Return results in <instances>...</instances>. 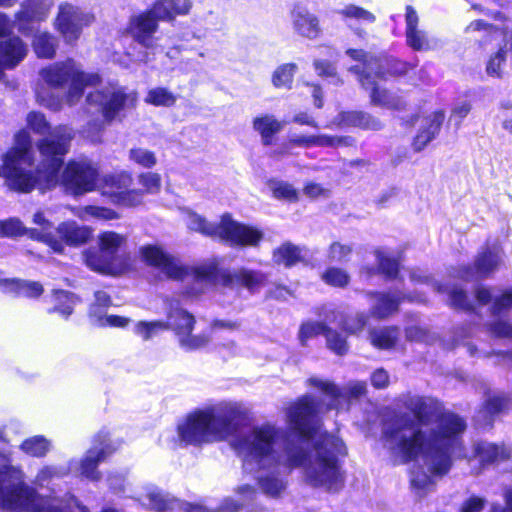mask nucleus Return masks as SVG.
<instances>
[{
  "label": "nucleus",
  "mask_w": 512,
  "mask_h": 512,
  "mask_svg": "<svg viewBox=\"0 0 512 512\" xmlns=\"http://www.w3.org/2000/svg\"><path fill=\"white\" fill-rule=\"evenodd\" d=\"M4 285L8 291H15L17 294L26 297H37L43 292L42 285L38 282L6 280Z\"/></svg>",
  "instance_id": "de8ad7c7"
},
{
  "label": "nucleus",
  "mask_w": 512,
  "mask_h": 512,
  "mask_svg": "<svg viewBox=\"0 0 512 512\" xmlns=\"http://www.w3.org/2000/svg\"><path fill=\"white\" fill-rule=\"evenodd\" d=\"M476 299L481 305L493 302L492 314L499 317V319L490 324L492 335L499 338H512V325L501 319V316L505 315L506 311L512 306V293L504 292L500 294L498 291L480 287L476 291Z\"/></svg>",
  "instance_id": "ddd939ff"
},
{
  "label": "nucleus",
  "mask_w": 512,
  "mask_h": 512,
  "mask_svg": "<svg viewBox=\"0 0 512 512\" xmlns=\"http://www.w3.org/2000/svg\"><path fill=\"white\" fill-rule=\"evenodd\" d=\"M376 258L378 261L380 271L386 275L387 278H396L399 270V262L394 257H391L383 250H376Z\"/></svg>",
  "instance_id": "8fccbe9b"
},
{
  "label": "nucleus",
  "mask_w": 512,
  "mask_h": 512,
  "mask_svg": "<svg viewBox=\"0 0 512 512\" xmlns=\"http://www.w3.org/2000/svg\"><path fill=\"white\" fill-rule=\"evenodd\" d=\"M504 256L505 253L501 246H488L478 254L472 267L460 268L456 276L466 281L485 278L504 263Z\"/></svg>",
  "instance_id": "2eb2a0df"
},
{
  "label": "nucleus",
  "mask_w": 512,
  "mask_h": 512,
  "mask_svg": "<svg viewBox=\"0 0 512 512\" xmlns=\"http://www.w3.org/2000/svg\"><path fill=\"white\" fill-rule=\"evenodd\" d=\"M56 298L63 301V304L55 307V311L60 312L63 316H69L73 311V306L76 303V298L73 294L66 291L56 292Z\"/></svg>",
  "instance_id": "338daca9"
},
{
  "label": "nucleus",
  "mask_w": 512,
  "mask_h": 512,
  "mask_svg": "<svg viewBox=\"0 0 512 512\" xmlns=\"http://www.w3.org/2000/svg\"><path fill=\"white\" fill-rule=\"evenodd\" d=\"M324 334L327 347L337 355H344L348 351L346 339L337 331L327 328L321 322H305L301 325L299 331V340L305 345L307 340L318 335Z\"/></svg>",
  "instance_id": "aec40b11"
},
{
  "label": "nucleus",
  "mask_w": 512,
  "mask_h": 512,
  "mask_svg": "<svg viewBox=\"0 0 512 512\" xmlns=\"http://www.w3.org/2000/svg\"><path fill=\"white\" fill-rule=\"evenodd\" d=\"M3 235L2 236H28V227H26L19 219L11 218L6 221H2Z\"/></svg>",
  "instance_id": "bf43d9fd"
},
{
  "label": "nucleus",
  "mask_w": 512,
  "mask_h": 512,
  "mask_svg": "<svg viewBox=\"0 0 512 512\" xmlns=\"http://www.w3.org/2000/svg\"><path fill=\"white\" fill-rule=\"evenodd\" d=\"M247 414L238 402H221L212 408L194 411V443L223 440L232 435Z\"/></svg>",
  "instance_id": "39448f33"
},
{
  "label": "nucleus",
  "mask_w": 512,
  "mask_h": 512,
  "mask_svg": "<svg viewBox=\"0 0 512 512\" xmlns=\"http://www.w3.org/2000/svg\"><path fill=\"white\" fill-rule=\"evenodd\" d=\"M268 185L274 198L291 202L298 200V192L293 185L278 180L270 181Z\"/></svg>",
  "instance_id": "3c124183"
},
{
  "label": "nucleus",
  "mask_w": 512,
  "mask_h": 512,
  "mask_svg": "<svg viewBox=\"0 0 512 512\" xmlns=\"http://www.w3.org/2000/svg\"><path fill=\"white\" fill-rule=\"evenodd\" d=\"M474 452L479 461L486 464L502 462L512 455L511 448L484 441L475 444Z\"/></svg>",
  "instance_id": "2f4dec72"
},
{
  "label": "nucleus",
  "mask_w": 512,
  "mask_h": 512,
  "mask_svg": "<svg viewBox=\"0 0 512 512\" xmlns=\"http://www.w3.org/2000/svg\"><path fill=\"white\" fill-rule=\"evenodd\" d=\"M34 227L28 228V237L46 243L55 252L62 253L63 246L54 234L53 223L46 217L43 211H36L32 216Z\"/></svg>",
  "instance_id": "5701e85b"
},
{
  "label": "nucleus",
  "mask_w": 512,
  "mask_h": 512,
  "mask_svg": "<svg viewBox=\"0 0 512 512\" xmlns=\"http://www.w3.org/2000/svg\"><path fill=\"white\" fill-rule=\"evenodd\" d=\"M402 402L412 415L396 416L385 433L386 446L396 463H424L429 474L420 468L411 472L412 487L423 493L434 485L433 477L443 476L450 470L453 456L462 455L466 423L429 397L407 395Z\"/></svg>",
  "instance_id": "f257e3e1"
},
{
  "label": "nucleus",
  "mask_w": 512,
  "mask_h": 512,
  "mask_svg": "<svg viewBox=\"0 0 512 512\" xmlns=\"http://www.w3.org/2000/svg\"><path fill=\"white\" fill-rule=\"evenodd\" d=\"M132 184V178L127 173L111 174L104 176L98 180L97 189L101 191L102 195L107 196L115 203L125 189H128Z\"/></svg>",
  "instance_id": "c756f323"
},
{
  "label": "nucleus",
  "mask_w": 512,
  "mask_h": 512,
  "mask_svg": "<svg viewBox=\"0 0 512 512\" xmlns=\"http://www.w3.org/2000/svg\"><path fill=\"white\" fill-rule=\"evenodd\" d=\"M405 19L408 45L414 50L427 49L429 47L428 38L425 31L418 28L419 18L413 7H406Z\"/></svg>",
  "instance_id": "7c9ffc66"
},
{
  "label": "nucleus",
  "mask_w": 512,
  "mask_h": 512,
  "mask_svg": "<svg viewBox=\"0 0 512 512\" xmlns=\"http://www.w3.org/2000/svg\"><path fill=\"white\" fill-rule=\"evenodd\" d=\"M176 441L182 446H188L192 443V414H187L186 417L179 422Z\"/></svg>",
  "instance_id": "4d7b16f0"
},
{
  "label": "nucleus",
  "mask_w": 512,
  "mask_h": 512,
  "mask_svg": "<svg viewBox=\"0 0 512 512\" xmlns=\"http://www.w3.org/2000/svg\"><path fill=\"white\" fill-rule=\"evenodd\" d=\"M105 439L100 442L101 447H95L89 450L80 463V471L83 476L91 480H98L100 475L96 470L99 462L104 461L115 448H111L109 444H105Z\"/></svg>",
  "instance_id": "c85d7f7f"
},
{
  "label": "nucleus",
  "mask_w": 512,
  "mask_h": 512,
  "mask_svg": "<svg viewBox=\"0 0 512 512\" xmlns=\"http://www.w3.org/2000/svg\"><path fill=\"white\" fill-rule=\"evenodd\" d=\"M444 119L445 113L441 110L417 118L419 129L413 141L415 151L423 150L438 135Z\"/></svg>",
  "instance_id": "4be33fe9"
},
{
  "label": "nucleus",
  "mask_w": 512,
  "mask_h": 512,
  "mask_svg": "<svg viewBox=\"0 0 512 512\" xmlns=\"http://www.w3.org/2000/svg\"><path fill=\"white\" fill-rule=\"evenodd\" d=\"M313 386L329 397L325 410L339 409L341 400H356L366 393V383L361 381L349 382L344 389L338 388L333 382L312 377L308 380Z\"/></svg>",
  "instance_id": "dca6fc26"
},
{
  "label": "nucleus",
  "mask_w": 512,
  "mask_h": 512,
  "mask_svg": "<svg viewBox=\"0 0 512 512\" xmlns=\"http://www.w3.org/2000/svg\"><path fill=\"white\" fill-rule=\"evenodd\" d=\"M367 322V317L360 313L356 314L353 317L347 318L345 321L341 323L342 328L350 333V334H357L358 332H361L363 328L365 327Z\"/></svg>",
  "instance_id": "69168bd1"
},
{
  "label": "nucleus",
  "mask_w": 512,
  "mask_h": 512,
  "mask_svg": "<svg viewBox=\"0 0 512 512\" xmlns=\"http://www.w3.org/2000/svg\"><path fill=\"white\" fill-rule=\"evenodd\" d=\"M352 253V247L340 242H333L328 249L327 258L331 262H345Z\"/></svg>",
  "instance_id": "6e6d98bb"
},
{
  "label": "nucleus",
  "mask_w": 512,
  "mask_h": 512,
  "mask_svg": "<svg viewBox=\"0 0 512 512\" xmlns=\"http://www.w3.org/2000/svg\"><path fill=\"white\" fill-rule=\"evenodd\" d=\"M189 298L185 296L182 300H177L171 305L168 318L171 323L164 321H140L135 326V332L144 340H149L160 331L173 329L179 339L180 345L186 350L192 349V316L186 306H188Z\"/></svg>",
  "instance_id": "1a4fd4ad"
},
{
  "label": "nucleus",
  "mask_w": 512,
  "mask_h": 512,
  "mask_svg": "<svg viewBox=\"0 0 512 512\" xmlns=\"http://www.w3.org/2000/svg\"><path fill=\"white\" fill-rule=\"evenodd\" d=\"M53 6V0H26L23 2L21 9L16 14L19 31L27 34L29 31L27 24L44 21Z\"/></svg>",
  "instance_id": "412c9836"
},
{
  "label": "nucleus",
  "mask_w": 512,
  "mask_h": 512,
  "mask_svg": "<svg viewBox=\"0 0 512 512\" xmlns=\"http://www.w3.org/2000/svg\"><path fill=\"white\" fill-rule=\"evenodd\" d=\"M32 45L35 53L40 58L50 59L55 56L57 40L52 34L48 32L38 31L34 35Z\"/></svg>",
  "instance_id": "58836bf2"
},
{
  "label": "nucleus",
  "mask_w": 512,
  "mask_h": 512,
  "mask_svg": "<svg viewBox=\"0 0 512 512\" xmlns=\"http://www.w3.org/2000/svg\"><path fill=\"white\" fill-rule=\"evenodd\" d=\"M497 119L502 129L512 135V101L501 103Z\"/></svg>",
  "instance_id": "680f3d73"
},
{
  "label": "nucleus",
  "mask_w": 512,
  "mask_h": 512,
  "mask_svg": "<svg viewBox=\"0 0 512 512\" xmlns=\"http://www.w3.org/2000/svg\"><path fill=\"white\" fill-rule=\"evenodd\" d=\"M176 100V95L165 87H154L148 90L144 98L145 103L162 107H170L175 104Z\"/></svg>",
  "instance_id": "49530a36"
},
{
  "label": "nucleus",
  "mask_w": 512,
  "mask_h": 512,
  "mask_svg": "<svg viewBox=\"0 0 512 512\" xmlns=\"http://www.w3.org/2000/svg\"><path fill=\"white\" fill-rule=\"evenodd\" d=\"M338 124L357 126L371 130H379L382 126L378 119L361 111H351L340 114Z\"/></svg>",
  "instance_id": "c9c22d12"
},
{
  "label": "nucleus",
  "mask_w": 512,
  "mask_h": 512,
  "mask_svg": "<svg viewBox=\"0 0 512 512\" xmlns=\"http://www.w3.org/2000/svg\"><path fill=\"white\" fill-rule=\"evenodd\" d=\"M307 253L308 251L305 248H301L287 242L274 251L273 259L278 264L290 267L304 261Z\"/></svg>",
  "instance_id": "72a5a7b5"
},
{
  "label": "nucleus",
  "mask_w": 512,
  "mask_h": 512,
  "mask_svg": "<svg viewBox=\"0 0 512 512\" xmlns=\"http://www.w3.org/2000/svg\"><path fill=\"white\" fill-rule=\"evenodd\" d=\"M508 399L499 393L489 395L485 401L484 409L481 413L487 416H493L501 412L507 405Z\"/></svg>",
  "instance_id": "5fc2aeb1"
},
{
  "label": "nucleus",
  "mask_w": 512,
  "mask_h": 512,
  "mask_svg": "<svg viewBox=\"0 0 512 512\" xmlns=\"http://www.w3.org/2000/svg\"><path fill=\"white\" fill-rule=\"evenodd\" d=\"M72 139L73 133L69 127L58 126L49 137L40 140L37 144L40 162L36 175H32L27 170L32 164L31 137L27 131H19L13 147L3 156L0 176L5 178L11 189L21 192H29L35 187L47 190L58 183L74 195L97 189V170L86 162H69L59 177V169Z\"/></svg>",
  "instance_id": "f03ea898"
},
{
  "label": "nucleus",
  "mask_w": 512,
  "mask_h": 512,
  "mask_svg": "<svg viewBox=\"0 0 512 512\" xmlns=\"http://www.w3.org/2000/svg\"><path fill=\"white\" fill-rule=\"evenodd\" d=\"M432 287L434 290H436L439 293L447 292L449 296V302L450 305L457 309H463V310H471L472 305L467 299L466 293L456 286L454 287H447L440 285L436 282H432Z\"/></svg>",
  "instance_id": "c03bdc74"
},
{
  "label": "nucleus",
  "mask_w": 512,
  "mask_h": 512,
  "mask_svg": "<svg viewBox=\"0 0 512 512\" xmlns=\"http://www.w3.org/2000/svg\"><path fill=\"white\" fill-rule=\"evenodd\" d=\"M252 125L253 129L260 134L262 143L266 146L272 144L273 136L279 133L284 127V123L277 120L276 117L271 114L255 117Z\"/></svg>",
  "instance_id": "473e14b6"
},
{
  "label": "nucleus",
  "mask_w": 512,
  "mask_h": 512,
  "mask_svg": "<svg viewBox=\"0 0 512 512\" xmlns=\"http://www.w3.org/2000/svg\"><path fill=\"white\" fill-rule=\"evenodd\" d=\"M94 20V14L70 3H63L58 8L54 27L66 43H74L79 39L82 29Z\"/></svg>",
  "instance_id": "f8f14e48"
},
{
  "label": "nucleus",
  "mask_w": 512,
  "mask_h": 512,
  "mask_svg": "<svg viewBox=\"0 0 512 512\" xmlns=\"http://www.w3.org/2000/svg\"><path fill=\"white\" fill-rule=\"evenodd\" d=\"M143 505L154 512H172L176 510L190 512L192 508L191 504L184 503L170 494L157 489L147 493L143 499Z\"/></svg>",
  "instance_id": "393cba45"
},
{
  "label": "nucleus",
  "mask_w": 512,
  "mask_h": 512,
  "mask_svg": "<svg viewBox=\"0 0 512 512\" xmlns=\"http://www.w3.org/2000/svg\"><path fill=\"white\" fill-rule=\"evenodd\" d=\"M75 215L83 221H88L89 219H98L106 221L119 218V215L116 211L109 208L94 205H88L79 208Z\"/></svg>",
  "instance_id": "a18cd8bd"
},
{
  "label": "nucleus",
  "mask_w": 512,
  "mask_h": 512,
  "mask_svg": "<svg viewBox=\"0 0 512 512\" xmlns=\"http://www.w3.org/2000/svg\"><path fill=\"white\" fill-rule=\"evenodd\" d=\"M377 65V71H373V64L366 63L365 71L360 72L358 66H353L350 71L359 75V81L362 87L370 92L371 103L387 109H399L402 105V100L389 92L388 90L381 88L376 78H382L383 72L380 66Z\"/></svg>",
  "instance_id": "4468645a"
},
{
  "label": "nucleus",
  "mask_w": 512,
  "mask_h": 512,
  "mask_svg": "<svg viewBox=\"0 0 512 512\" xmlns=\"http://www.w3.org/2000/svg\"><path fill=\"white\" fill-rule=\"evenodd\" d=\"M293 468L284 463H277L271 467H254L255 476L260 491L270 498H279L287 488V474Z\"/></svg>",
  "instance_id": "f3484780"
},
{
  "label": "nucleus",
  "mask_w": 512,
  "mask_h": 512,
  "mask_svg": "<svg viewBox=\"0 0 512 512\" xmlns=\"http://www.w3.org/2000/svg\"><path fill=\"white\" fill-rule=\"evenodd\" d=\"M322 279L328 285L344 287L349 283L350 277L344 269L330 267L322 274Z\"/></svg>",
  "instance_id": "603ef678"
},
{
  "label": "nucleus",
  "mask_w": 512,
  "mask_h": 512,
  "mask_svg": "<svg viewBox=\"0 0 512 512\" xmlns=\"http://www.w3.org/2000/svg\"><path fill=\"white\" fill-rule=\"evenodd\" d=\"M125 243L126 237L113 231L102 232L98 235V247L112 256L117 262L119 260L118 251Z\"/></svg>",
  "instance_id": "ea45409f"
},
{
  "label": "nucleus",
  "mask_w": 512,
  "mask_h": 512,
  "mask_svg": "<svg viewBox=\"0 0 512 512\" xmlns=\"http://www.w3.org/2000/svg\"><path fill=\"white\" fill-rule=\"evenodd\" d=\"M1 483L2 475L0 474ZM73 507L80 512H88V509L80 505L73 496H69L65 501L57 498H43L24 483L0 487V509L6 512H65L66 508Z\"/></svg>",
  "instance_id": "0eeeda50"
},
{
  "label": "nucleus",
  "mask_w": 512,
  "mask_h": 512,
  "mask_svg": "<svg viewBox=\"0 0 512 512\" xmlns=\"http://www.w3.org/2000/svg\"><path fill=\"white\" fill-rule=\"evenodd\" d=\"M68 473V470L54 466H45L37 474L35 482L39 486L46 485L53 478L61 477Z\"/></svg>",
  "instance_id": "052dcab7"
},
{
  "label": "nucleus",
  "mask_w": 512,
  "mask_h": 512,
  "mask_svg": "<svg viewBox=\"0 0 512 512\" xmlns=\"http://www.w3.org/2000/svg\"><path fill=\"white\" fill-rule=\"evenodd\" d=\"M140 254L147 264L160 269L171 279L182 280L188 275V269L181 261L166 253L159 246H143L140 249Z\"/></svg>",
  "instance_id": "a211bd4d"
},
{
  "label": "nucleus",
  "mask_w": 512,
  "mask_h": 512,
  "mask_svg": "<svg viewBox=\"0 0 512 512\" xmlns=\"http://www.w3.org/2000/svg\"><path fill=\"white\" fill-rule=\"evenodd\" d=\"M139 183L144 187L145 191L150 194L157 193L161 187L160 176L151 172L140 174Z\"/></svg>",
  "instance_id": "e2e57ef3"
},
{
  "label": "nucleus",
  "mask_w": 512,
  "mask_h": 512,
  "mask_svg": "<svg viewBox=\"0 0 512 512\" xmlns=\"http://www.w3.org/2000/svg\"><path fill=\"white\" fill-rule=\"evenodd\" d=\"M194 231L207 236L218 235L232 246H256L263 238L261 230L234 221L229 215H224L216 226L194 213Z\"/></svg>",
  "instance_id": "9d476101"
},
{
  "label": "nucleus",
  "mask_w": 512,
  "mask_h": 512,
  "mask_svg": "<svg viewBox=\"0 0 512 512\" xmlns=\"http://www.w3.org/2000/svg\"><path fill=\"white\" fill-rule=\"evenodd\" d=\"M297 70L298 66L295 63L279 65L272 74L273 86L278 89H291Z\"/></svg>",
  "instance_id": "79ce46f5"
},
{
  "label": "nucleus",
  "mask_w": 512,
  "mask_h": 512,
  "mask_svg": "<svg viewBox=\"0 0 512 512\" xmlns=\"http://www.w3.org/2000/svg\"><path fill=\"white\" fill-rule=\"evenodd\" d=\"M508 51L506 45L499 44L491 51L485 63V72L489 77L502 78L507 63Z\"/></svg>",
  "instance_id": "f704fd0d"
},
{
  "label": "nucleus",
  "mask_w": 512,
  "mask_h": 512,
  "mask_svg": "<svg viewBox=\"0 0 512 512\" xmlns=\"http://www.w3.org/2000/svg\"><path fill=\"white\" fill-rule=\"evenodd\" d=\"M336 13L348 25H351L352 22L359 24H371L376 20V17L372 12L355 4H346L342 8L337 9Z\"/></svg>",
  "instance_id": "e433bc0d"
},
{
  "label": "nucleus",
  "mask_w": 512,
  "mask_h": 512,
  "mask_svg": "<svg viewBox=\"0 0 512 512\" xmlns=\"http://www.w3.org/2000/svg\"><path fill=\"white\" fill-rule=\"evenodd\" d=\"M322 411L321 403L311 395L288 407L287 421L298 434V440L295 447L285 449V464L289 468H302L307 484L337 491L344 482L339 456L346 454V448L337 436L321 433L318 415Z\"/></svg>",
  "instance_id": "7ed1b4c3"
},
{
  "label": "nucleus",
  "mask_w": 512,
  "mask_h": 512,
  "mask_svg": "<svg viewBox=\"0 0 512 512\" xmlns=\"http://www.w3.org/2000/svg\"><path fill=\"white\" fill-rule=\"evenodd\" d=\"M158 20H170L178 14L188 12L187 6H181L175 0H158L150 9Z\"/></svg>",
  "instance_id": "a19ab883"
},
{
  "label": "nucleus",
  "mask_w": 512,
  "mask_h": 512,
  "mask_svg": "<svg viewBox=\"0 0 512 512\" xmlns=\"http://www.w3.org/2000/svg\"><path fill=\"white\" fill-rule=\"evenodd\" d=\"M348 138L329 135H313V147H338L348 144Z\"/></svg>",
  "instance_id": "0e129e2a"
},
{
  "label": "nucleus",
  "mask_w": 512,
  "mask_h": 512,
  "mask_svg": "<svg viewBox=\"0 0 512 512\" xmlns=\"http://www.w3.org/2000/svg\"><path fill=\"white\" fill-rule=\"evenodd\" d=\"M138 100L136 91H126L117 85H109L102 90L91 92L86 101L89 105H95L102 112L104 119L111 122L117 114L126 108H134Z\"/></svg>",
  "instance_id": "9b49d317"
},
{
  "label": "nucleus",
  "mask_w": 512,
  "mask_h": 512,
  "mask_svg": "<svg viewBox=\"0 0 512 512\" xmlns=\"http://www.w3.org/2000/svg\"><path fill=\"white\" fill-rule=\"evenodd\" d=\"M51 444L43 436H33L22 442L21 450L34 457H43L50 450Z\"/></svg>",
  "instance_id": "09e8293b"
},
{
  "label": "nucleus",
  "mask_w": 512,
  "mask_h": 512,
  "mask_svg": "<svg viewBox=\"0 0 512 512\" xmlns=\"http://www.w3.org/2000/svg\"><path fill=\"white\" fill-rule=\"evenodd\" d=\"M39 75L44 83L51 88H61L69 81L66 102L70 106L79 102L85 87L96 86L100 83L98 74L83 72L72 59L53 63L43 68Z\"/></svg>",
  "instance_id": "6e6552de"
},
{
  "label": "nucleus",
  "mask_w": 512,
  "mask_h": 512,
  "mask_svg": "<svg viewBox=\"0 0 512 512\" xmlns=\"http://www.w3.org/2000/svg\"><path fill=\"white\" fill-rule=\"evenodd\" d=\"M398 329L389 327L373 330L370 332L371 344L379 349H390L392 348L398 339Z\"/></svg>",
  "instance_id": "37998d69"
},
{
  "label": "nucleus",
  "mask_w": 512,
  "mask_h": 512,
  "mask_svg": "<svg viewBox=\"0 0 512 512\" xmlns=\"http://www.w3.org/2000/svg\"><path fill=\"white\" fill-rule=\"evenodd\" d=\"M368 295L377 298V303L373 305L371 310L373 316L377 318H385L397 311L400 299L394 294L370 292Z\"/></svg>",
  "instance_id": "4c0bfd02"
},
{
  "label": "nucleus",
  "mask_w": 512,
  "mask_h": 512,
  "mask_svg": "<svg viewBox=\"0 0 512 512\" xmlns=\"http://www.w3.org/2000/svg\"><path fill=\"white\" fill-rule=\"evenodd\" d=\"M157 21L158 19L151 14L150 10L132 18L130 30L134 39L144 47H152L154 44L153 34L158 27Z\"/></svg>",
  "instance_id": "a878e982"
},
{
  "label": "nucleus",
  "mask_w": 512,
  "mask_h": 512,
  "mask_svg": "<svg viewBox=\"0 0 512 512\" xmlns=\"http://www.w3.org/2000/svg\"><path fill=\"white\" fill-rule=\"evenodd\" d=\"M230 445L242 459L244 469L254 471V467L285 464V449L295 447L296 443L287 440L280 428L265 423L235 436Z\"/></svg>",
  "instance_id": "20e7f679"
},
{
  "label": "nucleus",
  "mask_w": 512,
  "mask_h": 512,
  "mask_svg": "<svg viewBox=\"0 0 512 512\" xmlns=\"http://www.w3.org/2000/svg\"><path fill=\"white\" fill-rule=\"evenodd\" d=\"M129 157L137 164L146 168H150L156 164L155 155L152 152L143 148L131 149L129 152Z\"/></svg>",
  "instance_id": "13d9d810"
},
{
  "label": "nucleus",
  "mask_w": 512,
  "mask_h": 512,
  "mask_svg": "<svg viewBox=\"0 0 512 512\" xmlns=\"http://www.w3.org/2000/svg\"><path fill=\"white\" fill-rule=\"evenodd\" d=\"M290 23L294 33L300 37L315 40L322 34L318 16L301 4H295L291 9Z\"/></svg>",
  "instance_id": "6ab92c4d"
},
{
  "label": "nucleus",
  "mask_w": 512,
  "mask_h": 512,
  "mask_svg": "<svg viewBox=\"0 0 512 512\" xmlns=\"http://www.w3.org/2000/svg\"><path fill=\"white\" fill-rule=\"evenodd\" d=\"M143 193L139 190H129L125 189L124 192L121 193L118 199H115L116 204L133 207L137 206L142 202Z\"/></svg>",
  "instance_id": "774afa93"
},
{
  "label": "nucleus",
  "mask_w": 512,
  "mask_h": 512,
  "mask_svg": "<svg viewBox=\"0 0 512 512\" xmlns=\"http://www.w3.org/2000/svg\"><path fill=\"white\" fill-rule=\"evenodd\" d=\"M56 237L64 244L72 247L85 245L92 239L93 230L88 226L79 225L75 221H65L60 223L56 229Z\"/></svg>",
  "instance_id": "b1692460"
},
{
  "label": "nucleus",
  "mask_w": 512,
  "mask_h": 512,
  "mask_svg": "<svg viewBox=\"0 0 512 512\" xmlns=\"http://www.w3.org/2000/svg\"><path fill=\"white\" fill-rule=\"evenodd\" d=\"M82 256L85 264L93 271L109 275H117L122 272L118 262L100 247L99 249H86Z\"/></svg>",
  "instance_id": "bb28decb"
},
{
  "label": "nucleus",
  "mask_w": 512,
  "mask_h": 512,
  "mask_svg": "<svg viewBox=\"0 0 512 512\" xmlns=\"http://www.w3.org/2000/svg\"><path fill=\"white\" fill-rule=\"evenodd\" d=\"M111 304L110 296L104 291L95 293V302L90 308V317L99 326L124 327L128 324L127 318L115 315H104L102 308H107Z\"/></svg>",
  "instance_id": "cd10ccee"
},
{
  "label": "nucleus",
  "mask_w": 512,
  "mask_h": 512,
  "mask_svg": "<svg viewBox=\"0 0 512 512\" xmlns=\"http://www.w3.org/2000/svg\"><path fill=\"white\" fill-rule=\"evenodd\" d=\"M266 283V275L261 271L239 268L233 271L218 269L214 262L194 267V291L198 284L222 288L230 292L234 298L240 295L242 288L256 293Z\"/></svg>",
  "instance_id": "423d86ee"
},
{
  "label": "nucleus",
  "mask_w": 512,
  "mask_h": 512,
  "mask_svg": "<svg viewBox=\"0 0 512 512\" xmlns=\"http://www.w3.org/2000/svg\"><path fill=\"white\" fill-rule=\"evenodd\" d=\"M27 124L37 134L44 135L48 133L45 138L49 137L50 134L56 129L54 128L52 131H49V123L45 119V116L39 112H30L27 115Z\"/></svg>",
  "instance_id": "864d4df0"
}]
</instances>
